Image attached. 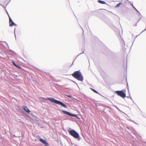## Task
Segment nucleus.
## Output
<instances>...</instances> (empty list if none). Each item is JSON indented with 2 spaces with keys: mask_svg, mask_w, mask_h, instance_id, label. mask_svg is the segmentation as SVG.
Masks as SVG:
<instances>
[{
  "mask_svg": "<svg viewBox=\"0 0 146 146\" xmlns=\"http://www.w3.org/2000/svg\"><path fill=\"white\" fill-rule=\"evenodd\" d=\"M72 76L79 81H82L84 80L83 76L80 71L75 72L72 74Z\"/></svg>",
  "mask_w": 146,
  "mask_h": 146,
  "instance_id": "f257e3e1",
  "label": "nucleus"
},
{
  "mask_svg": "<svg viewBox=\"0 0 146 146\" xmlns=\"http://www.w3.org/2000/svg\"><path fill=\"white\" fill-rule=\"evenodd\" d=\"M68 132L70 135L75 138L77 139L79 141L81 139L79 134L75 130L71 129L68 131Z\"/></svg>",
  "mask_w": 146,
  "mask_h": 146,
  "instance_id": "f03ea898",
  "label": "nucleus"
},
{
  "mask_svg": "<svg viewBox=\"0 0 146 146\" xmlns=\"http://www.w3.org/2000/svg\"><path fill=\"white\" fill-rule=\"evenodd\" d=\"M47 100L50 101L51 102L54 103L56 104L60 105L65 108H67L66 105L62 102L55 100L53 98H47Z\"/></svg>",
  "mask_w": 146,
  "mask_h": 146,
  "instance_id": "7ed1b4c3",
  "label": "nucleus"
},
{
  "mask_svg": "<svg viewBox=\"0 0 146 146\" xmlns=\"http://www.w3.org/2000/svg\"><path fill=\"white\" fill-rule=\"evenodd\" d=\"M115 93L118 96L124 98L126 97L125 93L123 92L122 90L116 91Z\"/></svg>",
  "mask_w": 146,
  "mask_h": 146,
  "instance_id": "20e7f679",
  "label": "nucleus"
},
{
  "mask_svg": "<svg viewBox=\"0 0 146 146\" xmlns=\"http://www.w3.org/2000/svg\"><path fill=\"white\" fill-rule=\"evenodd\" d=\"M63 112L65 114L69 115L70 116H72L75 117L76 116V115L75 114H72L70 112L65 110H62Z\"/></svg>",
  "mask_w": 146,
  "mask_h": 146,
  "instance_id": "39448f33",
  "label": "nucleus"
},
{
  "mask_svg": "<svg viewBox=\"0 0 146 146\" xmlns=\"http://www.w3.org/2000/svg\"><path fill=\"white\" fill-rule=\"evenodd\" d=\"M7 14L8 15L9 18V25L10 26H13V24H15V23L11 19L7 11Z\"/></svg>",
  "mask_w": 146,
  "mask_h": 146,
  "instance_id": "423d86ee",
  "label": "nucleus"
},
{
  "mask_svg": "<svg viewBox=\"0 0 146 146\" xmlns=\"http://www.w3.org/2000/svg\"><path fill=\"white\" fill-rule=\"evenodd\" d=\"M39 140L40 141L43 143L45 146H48L49 145L48 143L46 141V140L44 139L40 138V139Z\"/></svg>",
  "mask_w": 146,
  "mask_h": 146,
  "instance_id": "0eeeda50",
  "label": "nucleus"
},
{
  "mask_svg": "<svg viewBox=\"0 0 146 146\" xmlns=\"http://www.w3.org/2000/svg\"><path fill=\"white\" fill-rule=\"evenodd\" d=\"M23 109L27 112L29 113L30 112V111L27 107L26 106H23Z\"/></svg>",
  "mask_w": 146,
  "mask_h": 146,
  "instance_id": "6e6552de",
  "label": "nucleus"
},
{
  "mask_svg": "<svg viewBox=\"0 0 146 146\" xmlns=\"http://www.w3.org/2000/svg\"><path fill=\"white\" fill-rule=\"evenodd\" d=\"M130 4L131 5L132 7L139 13V12L136 9L135 7L133 5V2H130Z\"/></svg>",
  "mask_w": 146,
  "mask_h": 146,
  "instance_id": "1a4fd4ad",
  "label": "nucleus"
},
{
  "mask_svg": "<svg viewBox=\"0 0 146 146\" xmlns=\"http://www.w3.org/2000/svg\"><path fill=\"white\" fill-rule=\"evenodd\" d=\"M98 2L102 4H105L106 3L105 1L100 0H98Z\"/></svg>",
  "mask_w": 146,
  "mask_h": 146,
  "instance_id": "9d476101",
  "label": "nucleus"
},
{
  "mask_svg": "<svg viewBox=\"0 0 146 146\" xmlns=\"http://www.w3.org/2000/svg\"><path fill=\"white\" fill-rule=\"evenodd\" d=\"M4 56V54L2 52H0V57L2 58Z\"/></svg>",
  "mask_w": 146,
  "mask_h": 146,
  "instance_id": "9b49d317",
  "label": "nucleus"
},
{
  "mask_svg": "<svg viewBox=\"0 0 146 146\" xmlns=\"http://www.w3.org/2000/svg\"><path fill=\"white\" fill-rule=\"evenodd\" d=\"M122 4V3H119L118 4L115 6V8L118 7L120 6V5Z\"/></svg>",
  "mask_w": 146,
  "mask_h": 146,
  "instance_id": "f8f14e48",
  "label": "nucleus"
},
{
  "mask_svg": "<svg viewBox=\"0 0 146 146\" xmlns=\"http://www.w3.org/2000/svg\"><path fill=\"white\" fill-rule=\"evenodd\" d=\"M91 89L94 92L96 93H97V94H98V92L96 90H95V89H93L92 88H91Z\"/></svg>",
  "mask_w": 146,
  "mask_h": 146,
  "instance_id": "ddd939ff",
  "label": "nucleus"
},
{
  "mask_svg": "<svg viewBox=\"0 0 146 146\" xmlns=\"http://www.w3.org/2000/svg\"><path fill=\"white\" fill-rule=\"evenodd\" d=\"M12 64H13L16 67H17V64H16L15 63V62L14 61H13L12 62Z\"/></svg>",
  "mask_w": 146,
  "mask_h": 146,
  "instance_id": "4468645a",
  "label": "nucleus"
},
{
  "mask_svg": "<svg viewBox=\"0 0 146 146\" xmlns=\"http://www.w3.org/2000/svg\"><path fill=\"white\" fill-rule=\"evenodd\" d=\"M66 96L67 97H68L69 98H72V96H71V95H66Z\"/></svg>",
  "mask_w": 146,
  "mask_h": 146,
  "instance_id": "2eb2a0df",
  "label": "nucleus"
},
{
  "mask_svg": "<svg viewBox=\"0 0 146 146\" xmlns=\"http://www.w3.org/2000/svg\"><path fill=\"white\" fill-rule=\"evenodd\" d=\"M127 97L128 98H130L131 99H132L131 97V96H129Z\"/></svg>",
  "mask_w": 146,
  "mask_h": 146,
  "instance_id": "dca6fc26",
  "label": "nucleus"
},
{
  "mask_svg": "<svg viewBox=\"0 0 146 146\" xmlns=\"http://www.w3.org/2000/svg\"><path fill=\"white\" fill-rule=\"evenodd\" d=\"M17 67L18 68H21V67H20V66H18V65H17V67Z\"/></svg>",
  "mask_w": 146,
  "mask_h": 146,
  "instance_id": "f3484780",
  "label": "nucleus"
},
{
  "mask_svg": "<svg viewBox=\"0 0 146 146\" xmlns=\"http://www.w3.org/2000/svg\"><path fill=\"white\" fill-rule=\"evenodd\" d=\"M13 25L16 26H17V25L15 23V24H13Z\"/></svg>",
  "mask_w": 146,
  "mask_h": 146,
  "instance_id": "a211bd4d",
  "label": "nucleus"
},
{
  "mask_svg": "<svg viewBox=\"0 0 146 146\" xmlns=\"http://www.w3.org/2000/svg\"><path fill=\"white\" fill-rule=\"evenodd\" d=\"M76 117V118H77L78 119H79V117L76 115V116H75Z\"/></svg>",
  "mask_w": 146,
  "mask_h": 146,
  "instance_id": "6ab92c4d",
  "label": "nucleus"
},
{
  "mask_svg": "<svg viewBox=\"0 0 146 146\" xmlns=\"http://www.w3.org/2000/svg\"><path fill=\"white\" fill-rule=\"evenodd\" d=\"M84 51L82 53H80L79 55H78V56L79 55L81 54H82L83 53H84Z\"/></svg>",
  "mask_w": 146,
  "mask_h": 146,
  "instance_id": "aec40b11",
  "label": "nucleus"
},
{
  "mask_svg": "<svg viewBox=\"0 0 146 146\" xmlns=\"http://www.w3.org/2000/svg\"><path fill=\"white\" fill-rule=\"evenodd\" d=\"M15 29H14V33H15ZM15 37H16V36H15Z\"/></svg>",
  "mask_w": 146,
  "mask_h": 146,
  "instance_id": "412c9836",
  "label": "nucleus"
},
{
  "mask_svg": "<svg viewBox=\"0 0 146 146\" xmlns=\"http://www.w3.org/2000/svg\"><path fill=\"white\" fill-rule=\"evenodd\" d=\"M146 30V28H145V29L144 30H143V31H142V32H143V31H145Z\"/></svg>",
  "mask_w": 146,
  "mask_h": 146,
  "instance_id": "4be33fe9",
  "label": "nucleus"
},
{
  "mask_svg": "<svg viewBox=\"0 0 146 146\" xmlns=\"http://www.w3.org/2000/svg\"><path fill=\"white\" fill-rule=\"evenodd\" d=\"M6 43V44H7V46H8V44H7V43ZM8 47L9 48V46H8Z\"/></svg>",
  "mask_w": 146,
  "mask_h": 146,
  "instance_id": "5701e85b",
  "label": "nucleus"
},
{
  "mask_svg": "<svg viewBox=\"0 0 146 146\" xmlns=\"http://www.w3.org/2000/svg\"><path fill=\"white\" fill-rule=\"evenodd\" d=\"M16 137H19L18 136H16Z\"/></svg>",
  "mask_w": 146,
  "mask_h": 146,
  "instance_id": "b1692460",
  "label": "nucleus"
},
{
  "mask_svg": "<svg viewBox=\"0 0 146 146\" xmlns=\"http://www.w3.org/2000/svg\"><path fill=\"white\" fill-rule=\"evenodd\" d=\"M137 36H136V37H137Z\"/></svg>",
  "mask_w": 146,
  "mask_h": 146,
  "instance_id": "393cba45",
  "label": "nucleus"
}]
</instances>
